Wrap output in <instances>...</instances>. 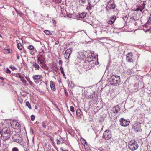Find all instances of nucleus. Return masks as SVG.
Here are the masks:
<instances>
[{
	"instance_id": "nucleus-1",
	"label": "nucleus",
	"mask_w": 151,
	"mask_h": 151,
	"mask_svg": "<svg viewBox=\"0 0 151 151\" xmlns=\"http://www.w3.org/2000/svg\"><path fill=\"white\" fill-rule=\"evenodd\" d=\"M11 132L10 128L5 127L2 129H0V137L4 141L9 139L11 136Z\"/></svg>"
},
{
	"instance_id": "nucleus-2",
	"label": "nucleus",
	"mask_w": 151,
	"mask_h": 151,
	"mask_svg": "<svg viewBox=\"0 0 151 151\" xmlns=\"http://www.w3.org/2000/svg\"><path fill=\"white\" fill-rule=\"evenodd\" d=\"M121 79L119 76L115 75L111 76L110 82L111 85L114 86H116L117 84L119 85Z\"/></svg>"
},
{
	"instance_id": "nucleus-3",
	"label": "nucleus",
	"mask_w": 151,
	"mask_h": 151,
	"mask_svg": "<svg viewBox=\"0 0 151 151\" xmlns=\"http://www.w3.org/2000/svg\"><path fill=\"white\" fill-rule=\"evenodd\" d=\"M116 7V5L114 4L113 0L109 1L107 3L106 9L108 12H111L112 10L114 9Z\"/></svg>"
},
{
	"instance_id": "nucleus-4",
	"label": "nucleus",
	"mask_w": 151,
	"mask_h": 151,
	"mask_svg": "<svg viewBox=\"0 0 151 151\" xmlns=\"http://www.w3.org/2000/svg\"><path fill=\"white\" fill-rule=\"evenodd\" d=\"M129 148L132 151H134L137 149L138 147V145L136 142H130L128 143Z\"/></svg>"
},
{
	"instance_id": "nucleus-5",
	"label": "nucleus",
	"mask_w": 151,
	"mask_h": 151,
	"mask_svg": "<svg viewBox=\"0 0 151 151\" xmlns=\"http://www.w3.org/2000/svg\"><path fill=\"white\" fill-rule=\"evenodd\" d=\"M112 137L111 132L109 130H107L104 131L102 138L104 140H108L110 139Z\"/></svg>"
},
{
	"instance_id": "nucleus-6",
	"label": "nucleus",
	"mask_w": 151,
	"mask_h": 151,
	"mask_svg": "<svg viewBox=\"0 0 151 151\" xmlns=\"http://www.w3.org/2000/svg\"><path fill=\"white\" fill-rule=\"evenodd\" d=\"M12 139L14 142L20 143L22 141V139L17 133L14 134L12 137Z\"/></svg>"
},
{
	"instance_id": "nucleus-7",
	"label": "nucleus",
	"mask_w": 151,
	"mask_h": 151,
	"mask_svg": "<svg viewBox=\"0 0 151 151\" xmlns=\"http://www.w3.org/2000/svg\"><path fill=\"white\" fill-rule=\"evenodd\" d=\"M120 122L121 125L125 127L127 126L129 124V120H127L124 118H122L120 119Z\"/></svg>"
},
{
	"instance_id": "nucleus-8",
	"label": "nucleus",
	"mask_w": 151,
	"mask_h": 151,
	"mask_svg": "<svg viewBox=\"0 0 151 151\" xmlns=\"http://www.w3.org/2000/svg\"><path fill=\"white\" fill-rule=\"evenodd\" d=\"M73 49L72 48H69L67 49L64 54V57L65 59H68L69 58V56L71 53Z\"/></svg>"
},
{
	"instance_id": "nucleus-9",
	"label": "nucleus",
	"mask_w": 151,
	"mask_h": 151,
	"mask_svg": "<svg viewBox=\"0 0 151 151\" xmlns=\"http://www.w3.org/2000/svg\"><path fill=\"white\" fill-rule=\"evenodd\" d=\"M134 131L136 132H141L142 129L141 128L140 123H137L134 127Z\"/></svg>"
},
{
	"instance_id": "nucleus-10",
	"label": "nucleus",
	"mask_w": 151,
	"mask_h": 151,
	"mask_svg": "<svg viewBox=\"0 0 151 151\" xmlns=\"http://www.w3.org/2000/svg\"><path fill=\"white\" fill-rule=\"evenodd\" d=\"M133 54L132 52L128 53L126 55V60L129 62L131 63L133 62L132 57Z\"/></svg>"
},
{
	"instance_id": "nucleus-11",
	"label": "nucleus",
	"mask_w": 151,
	"mask_h": 151,
	"mask_svg": "<svg viewBox=\"0 0 151 151\" xmlns=\"http://www.w3.org/2000/svg\"><path fill=\"white\" fill-rule=\"evenodd\" d=\"M42 78V76L41 75H34L32 77V78L34 80L35 82L36 83H37H37L36 80H40L41 81L40 79Z\"/></svg>"
},
{
	"instance_id": "nucleus-12",
	"label": "nucleus",
	"mask_w": 151,
	"mask_h": 151,
	"mask_svg": "<svg viewBox=\"0 0 151 151\" xmlns=\"http://www.w3.org/2000/svg\"><path fill=\"white\" fill-rule=\"evenodd\" d=\"M85 57L84 55L82 52H78V54L77 57V60H78L80 61H81L83 60V58Z\"/></svg>"
},
{
	"instance_id": "nucleus-13",
	"label": "nucleus",
	"mask_w": 151,
	"mask_h": 151,
	"mask_svg": "<svg viewBox=\"0 0 151 151\" xmlns=\"http://www.w3.org/2000/svg\"><path fill=\"white\" fill-rule=\"evenodd\" d=\"M116 19V17L115 16H112L111 17L110 19L108 21L107 23L109 24L112 25Z\"/></svg>"
},
{
	"instance_id": "nucleus-14",
	"label": "nucleus",
	"mask_w": 151,
	"mask_h": 151,
	"mask_svg": "<svg viewBox=\"0 0 151 151\" xmlns=\"http://www.w3.org/2000/svg\"><path fill=\"white\" fill-rule=\"evenodd\" d=\"M12 124L13 127L16 129H19L20 127V125L19 123L16 121L13 122Z\"/></svg>"
},
{
	"instance_id": "nucleus-15",
	"label": "nucleus",
	"mask_w": 151,
	"mask_h": 151,
	"mask_svg": "<svg viewBox=\"0 0 151 151\" xmlns=\"http://www.w3.org/2000/svg\"><path fill=\"white\" fill-rule=\"evenodd\" d=\"M120 110V108L118 105L114 106L112 109V112L114 113H117Z\"/></svg>"
},
{
	"instance_id": "nucleus-16",
	"label": "nucleus",
	"mask_w": 151,
	"mask_h": 151,
	"mask_svg": "<svg viewBox=\"0 0 151 151\" xmlns=\"http://www.w3.org/2000/svg\"><path fill=\"white\" fill-rule=\"evenodd\" d=\"M93 57L92 55H90L87 58V61L88 62V63H93Z\"/></svg>"
},
{
	"instance_id": "nucleus-17",
	"label": "nucleus",
	"mask_w": 151,
	"mask_h": 151,
	"mask_svg": "<svg viewBox=\"0 0 151 151\" xmlns=\"http://www.w3.org/2000/svg\"><path fill=\"white\" fill-rule=\"evenodd\" d=\"M50 84L51 90L53 91H55V88L54 83L52 81H50Z\"/></svg>"
},
{
	"instance_id": "nucleus-18",
	"label": "nucleus",
	"mask_w": 151,
	"mask_h": 151,
	"mask_svg": "<svg viewBox=\"0 0 151 151\" xmlns=\"http://www.w3.org/2000/svg\"><path fill=\"white\" fill-rule=\"evenodd\" d=\"M19 78L20 79V81L24 84L25 85H28L26 81L25 80L24 78L22 76L19 75Z\"/></svg>"
},
{
	"instance_id": "nucleus-19",
	"label": "nucleus",
	"mask_w": 151,
	"mask_h": 151,
	"mask_svg": "<svg viewBox=\"0 0 151 151\" xmlns=\"http://www.w3.org/2000/svg\"><path fill=\"white\" fill-rule=\"evenodd\" d=\"M33 66L35 68V70H39L40 67L38 64L36 62H33L32 63Z\"/></svg>"
},
{
	"instance_id": "nucleus-20",
	"label": "nucleus",
	"mask_w": 151,
	"mask_h": 151,
	"mask_svg": "<svg viewBox=\"0 0 151 151\" xmlns=\"http://www.w3.org/2000/svg\"><path fill=\"white\" fill-rule=\"evenodd\" d=\"M45 60V58H44L43 57L41 56H40L37 59V61L38 63H39V61H41L44 62Z\"/></svg>"
},
{
	"instance_id": "nucleus-21",
	"label": "nucleus",
	"mask_w": 151,
	"mask_h": 151,
	"mask_svg": "<svg viewBox=\"0 0 151 151\" xmlns=\"http://www.w3.org/2000/svg\"><path fill=\"white\" fill-rule=\"evenodd\" d=\"M76 114L77 116L78 117H80L81 113V111L80 109H78L76 111Z\"/></svg>"
},
{
	"instance_id": "nucleus-22",
	"label": "nucleus",
	"mask_w": 151,
	"mask_h": 151,
	"mask_svg": "<svg viewBox=\"0 0 151 151\" xmlns=\"http://www.w3.org/2000/svg\"><path fill=\"white\" fill-rule=\"evenodd\" d=\"M17 47L20 50H22L23 48L22 45L20 43H18L17 44Z\"/></svg>"
},
{
	"instance_id": "nucleus-23",
	"label": "nucleus",
	"mask_w": 151,
	"mask_h": 151,
	"mask_svg": "<svg viewBox=\"0 0 151 151\" xmlns=\"http://www.w3.org/2000/svg\"><path fill=\"white\" fill-rule=\"evenodd\" d=\"M86 14L84 13H81L79 15V17L81 18H84L86 16Z\"/></svg>"
},
{
	"instance_id": "nucleus-24",
	"label": "nucleus",
	"mask_w": 151,
	"mask_h": 151,
	"mask_svg": "<svg viewBox=\"0 0 151 151\" xmlns=\"http://www.w3.org/2000/svg\"><path fill=\"white\" fill-rule=\"evenodd\" d=\"M44 32L47 35H52V33L49 30H45L44 31Z\"/></svg>"
},
{
	"instance_id": "nucleus-25",
	"label": "nucleus",
	"mask_w": 151,
	"mask_h": 151,
	"mask_svg": "<svg viewBox=\"0 0 151 151\" xmlns=\"http://www.w3.org/2000/svg\"><path fill=\"white\" fill-rule=\"evenodd\" d=\"M46 121H45L43 122L42 124V126L44 128H46V126L47 125V124H46Z\"/></svg>"
},
{
	"instance_id": "nucleus-26",
	"label": "nucleus",
	"mask_w": 151,
	"mask_h": 151,
	"mask_svg": "<svg viewBox=\"0 0 151 151\" xmlns=\"http://www.w3.org/2000/svg\"><path fill=\"white\" fill-rule=\"evenodd\" d=\"M26 105L30 109L31 108V106L29 102L27 101L26 102Z\"/></svg>"
},
{
	"instance_id": "nucleus-27",
	"label": "nucleus",
	"mask_w": 151,
	"mask_h": 151,
	"mask_svg": "<svg viewBox=\"0 0 151 151\" xmlns=\"http://www.w3.org/2000/svg\"><path fill=\"white\" fill-rule=\"evenodd\" d=\"M27 48L29 50H33L34 49V47L33 45H29V46H28L27 47Z\"/></svg>"
},
{
	"instance_id": "nucleus-28",
	"label": "nucleus",
	"mask_w": 151,
	"mask_h": 151,
	"mask_svg": "<svg viewBox=\"0 0 151 151\" xmlns=\"http://www.w3.org/2000/svg\"><path fill=\"white\" fill-rule=\"evenodd\" d=\"M143 9L141 8L140 7H138L135 10V11H140V12H142V11Z\"/></svg>"
},
{
	"instance_id": "nucleus-29",
	"label": "nucleus",
	"mask_w": 151,
	"mask_h": 151,
	"mask_svg": "<svg viewBox=\"0 0 151 151\" xmlns=\"http://www.w3.org/2000/svg\"><path fill=\"white\" fill-rule=\"evenodd\" d=\"M10 68L12 70H17V68L11 65L10 66Z\"/></svg>"
},
{
	"instance_id": "nucleus-30",
	"label": "nucleus",
	"mask_w": 151,
	"mask_h": 151,
	"mask_svg": "<svg viewBox=\"0 0 151 151\" xmlns=\"http://www.w3.org/2000/svg\"><path fill=\"white\" fill-rule=\"evenodd\" d=\"M70 111L73 113L75 112V109L72 106H70Z\"/></svg>"
},
{
	"instance_id": "nucleus-31",
	"label": "nucleus",
	"mask_w": 151,
	"mask_h": 151,
	"mask_svg": "<svg viewBox=\"0 0 151 151\" xmlns=\"http://www.w3.org/2000/svg\"><path fill=\"white\" fill-rule=\"evenodd\" d=\"M12 151H19V150L17 148L14 147L12 148Z\"/></svg>"
},
{
	"instance_id": "nucleus-32",
	"label": "nucleus",
	"mask_w": 151,
	"mask_h": 151,
	"mask_svg": "<svg viewBox=\"0 0 151 151\" xmlns=\"http://www.w3.org/2000/svg\"><path fill=\"white\" fill-rule=\"evenodd\" d=\"M96 62L95 61V62H94V61H93V63H89L91 65V66H90V67L93 66L96 64Z\"/></svg>"
},
{
	"instance_id": "nucleus-33",
	"label": "nucleus",
	"mask_w": 151,
	"mask_h": 151,
	"mask_svg": "<svg viewBox=\"0 0 151 151\" xmlns=\"http://www.w3.org/2000/svg\"><path fill=\"white\" fill-rule=\"evenodd\" d=\"M35 119V116L34 115H32L31 116V119L32 121H33Z\"/></svg>"
},
{
	"instance_id": "nucleus-34",
	"label": "nucleus",
	"mask_w": 151,
	"mask_h": 151,
	"mask_svg": "<svg viewBox=\"0 0 151 151\" xmlns=\"http://www.w3.org/2000/svg\"><path fill=\"white\" fill-rule=\"evenodd\" d=\"M29 84L31 85L32 87H34L35 86V84L33 83L31 81L29 82Z\"/></svg>"
},
{
	"instance_id": "nucleus-35",
	"label": "nucleus",
	"mask_w": 151,
	"mask_h": 151,
	"mask_svg": "<svg viewBox=\"0 0 151 151\" xmlns=\"http://www.w3.org/2000/svg\"><path fill=\"white\" fill-rule=\"evenodd\" d=\"M148 22L149 23H151V14H150V15L149 17V19L148 20Z\"/></svg>"
},
{
	"instance_id": "nucleus-36",
	"label": "nucleus",
	"mask_w": 151,
	"mask_h": 151,
	"mask_svg": "<svg viewBox=\"0 0 151 151\" xmlns=\"http://www.w3.org/2000/svg\"><path fill=\"white\" fill-rule=\"evenodd\" d=\"M60 70L61 72L62 73H64V71H63V69L62 68V66H61V67H60Z\"/></svg>"
},
{
	"instance_id": "nucleus-37",
	"label": "nucleus",
	"mask_w": 151,
	"mask_h": 151,
	"mask_svg": "<svg viewBox=\"0 0 151 151\" xmlns=\"http://www.w3.org/2000/svg\"><path fill=\"white\" fill-rule=\"evenodd\" d=\"M6 72L7 73L9 74L11 73V71L8 68H7L6 71Z\"/></svg>"
},
{
	"instance_id": "nucleus-38",
	"label": "nucleus",
	"mask_w": 151,
	"mask_h": 151,
	"mask_svg": "<svg viewBox=\"0 0 151 151\" xmlns=\"http://www.w3.org/2000/svg\"><path fill=\"white\" fill-rule=\"evenodd\" d=\"M57 144L58 145L60 144L61 143V142L60 141L58 140V139H57Z\"/></svg>"
},
{
	"instance_id": "nucleus-39",
	"label": "nucleus",
	"mask_w": 151,
	"mask_h": 151,
	"mask_svg": "<svg viewBox=\"0 0 151 151\" xmlns=\"http://www.w3.org/2000/svg\"><path fill=\"white\" fill-rule=\"evenodd\" d=\"M81 2L83 4H85L86 2V0H80Z\"/></svg>"
},
{
	"instance_id": "nucleus-40",
	"label": "nucleus",
	"mask_w": 151,
	"mask_h": 151,
	"mask_svg": "<svg viewBox=\"0 0 151 151\" xmlns=\"http://www.w3.org/2000/svg\"><path fill=\"white\" fill-rule=\"evenodd\" d=\"M26 78L27 80L29 82H30L31 81L30 78L29 77H26Z\"/></svg>"
},
{
	"instance_id": "nucleus-41",
	"label": "nucleus",
	"mask_w": 151,
	"mask_h": 151,
	"mask_svg": "<svg viewBox=\"0 0 151 151\" xmlns=\"http://www.w3.org/2000/svg\"><path fill=\"white\" fill-rule=\"evenodd\" d=\"M62 62L61 60H59V61L58 64L59 65H62Z\"/></svg>"
},
{
	"instance_id": "nucleus-42",
	"label": "nucleus",
	"mask_w": 151,
	"mask_h": 151,
	"mask_svg": "<svg viewBox=\"0 0 151 151\" xmlns=\"http://www.w3.org/2000/svg\"><path fill=\"white\" fill-rule=\"evenodd\" d=\"M65 93L66 96H68V93L65 90Z\"/></svg>"
},
{
	"instance_id": "nucleus-43",
	"label": "nucleus",
	"mask_w": 151,
	"mask_h": 151,
	"mask_svg": "<svg viewBox=\"0 0 151 151\" xmlns=\"http://www.w3.org/2000/svg\"><path fill=\"white\" fill-rule=\"evenodd\" d=\"M88 5L89 9H91V8L92 6L91 5V4L89 2L88 3Z\"/></svg>"
},
{
	"instance_id": "nucleus-44",
	"label": "nucleus",
	"mask_w": 151,
	"mask_h": 151,
	"mask_svg": "<svg viewBox=\"0 0 151 151\" xmlns=\"http://www.w3.org/2000/svg\"><path fill=\"white\" fill-rule=\"evenodd\" d=\"M44 68H45V69L46 70H48L49 69V67L47 65H45L44 66Z\"/></svg>"
},
{
	"instance_id": "nucleus-45",
	"label": "nucleus",
	"mask_w": 151,
	"mask_h": 151,
	"mask_svg": "<svg viewBox=\"0 0 151 151\" xmlns=\"http://www.w3.org/2000/svg\"><path fill=\"white\" fill-rule=\"evenodd\" d=\"M17 58L18 60H19V56L18 54L17 55Z\"/></svg>"
},
{
	"instance_id": "nucleus-46",
	"label": "nucleus",
	"mask_w": 151,
	"mask_h": 151,
	"mask_svg": "<svg viewBox=\"0 0 151 151\" xmlns=\"http://www.w3.org/2000/svg\"><path fill=\"white\" fill-rule=\"evenodd\" d=\"M6 51L7 52L10 53V50L9 49H6Z\"/></svg>"
},
{
	"instance_id": "nucleus-47",
	"label": "nucleus",
	"mask_w": 151,
	"mask_h": 151,
	"mask_svg": "<svg viewBox=\"0 0 151 151\" xmlns=\"http://www.w3.org/2000/svg\"><path fill=\"white\" fill-rule=\"evenodd\" d=\"M0 79H1L2 81H4V78L2 77H1L0 76Z\"/></svg>"
},
{
	"instance_id": "nucleus-48",
	"label": "nucleus",
	"mask_w": 151,
	"mask_h": 151,
	"mask_svg": "<svg viewBox=\"0 0 151 151\" xmlns=\"http://www.w3.org/2000/svg\"><path fill=\"white\" fill-rule=\"evenodd\" d=\"M60 150H61L62 151H69L67 150H64L62 148H60Z\"/></svg>"
},
{
	"instance_id": "nucleus-49",
	"label": "nucleus",
	"mask_w": 151,
	"mask_h": 151,
	"mask_svg": "<svg viewBox=\"0 0 151 151\" xmlns=\"http://www.w3.org/2000/svg\"><path fill=\"white\" fill-rule=\"evenodd\" d=\"M50 139L51 140V141H54V139L52 137H50Z\"/></svg>"
},
{
	"instance_id": "nucleus-50",
	"label": "nucleus",
	"mask_w": 151,
	"mask_h": 151,
	"mask_svg": "<svg viewBox=\"0 0 151 151\" xmlns=\"http://www.w3.org/2000/svg\"><path fill=\"white\" fill-rule=\"evenodd\" d=\"M59 42L58 41H57L55 43V45H57L59 43Z\"/></svg>"
},
{
	"instance_id": "nucleus-51",
	"label": "nucleus",
	"mask_w": 151,
	"mask_h": 151,
	"mask_svg": "<svg viewBox=\"0 0 151 151\" xmlns=\"http://www.w3.org/2000/svg\"><path fill=\"white\" fill-rule=\"evenodd\" d=\"M85 148L86 149L87 148H88V146H87V145H84Z\"/></svg>"
},
{
	"instance_id": "nucleus-52",
	"label": "nucleus",
	"mask_w": 151,
	"mask_h": 151,
	"mask_svg": "<svg viewBox=\"0 0 151 151\" xmlns=\"http://www.w3.org/2000/svg\"><path fill=\"white\" fill-rule=\"evenodd\" d=\"M142 5H143V7H142V9H143L144 8V6H145V4H144V3H143V4H142Z\"/></svg>"
},
{
	"instance_id": "nucleus-53",
	"label": "nucleus",
	"mask_w": 151,
	"mask_h": 151,
	"mask_svg": "<svg viewBox=\"0 0 151 151\" xmlns=\"http://www.w3.org/2000/svg\"><path fill=\"white\" fill-rule=\"evenodd\" d=\"M40 63L41 64H42L43 63H44V62H41V61H39V63Z\"/></svg>"
},
{
	"instance_id": "nucleus-54",
	"label": "nucleus",
	"mask_w": 151,
	"mask_h": 151,
	"mask_svg": "<svg viewBox=\"0 0 151 151\" xmlns=\"http://www.w3.org/2000/svg\"><path fill=\"white\" fill-rule=\"evenodd\" d=\"M62 74H63V76H65V74L64 73V72L63 73H62Z\"/></svg>"
},
{
	"instance_id": "nucleus-55",
	"label": "nucleus",
	"mask_w": 151,
	"mask_h": 151,
	"mask_svg": "<svg viewBox=\"0 0 151 151\" xmlns=\"http://www.w3.org/2000/svg\"><path fill=\"white\" fill-rule=\"evenodd\" d=\"M94 53V52H93V51L91 53V55L92 54H93Z\"/></svg>"
},
{
	"instance_id": "nucleus-56",
	"label": "nucleus",
	"mask_w": 151,
	"mask_h": 151,
	"mask_svg": "<svg viewBox=\"0 0 151 151\" xmlns=\"http://www.w3.org/2000/svg\"><path fill=\"white\" fill-rule=\"evenodd\" d=\"M35 109H37V106H35Z\"/></svg>"
},
{
	"instance_id": "nucleus-57",
	"label": "nucleus",
	"mask_w": 151,
	"mask_h": 151,
	"mask_svg": "<svg viewBox=\"0 0 151 151\" xmlns=\"http://www.w3.org/2000/svg\"><path fill=\"white\" fill-rule=\"evenodd\" d=\"M102 151H106V150H103Z\"/></svg>"
},
{
	"instance_id": "nucleus-58",
	"label": "nucleus",
	"mask_w": 151,
	"mask_h": 151,
	"mask_svg": "<svg viewBox=\"0 0 151 151\" xmlns=\"http://www.w3.org/2000/svg\"><path fill=\"white\" fill-rule=\"evenodd\" d=\"M18 40H16V41H17V43H18Z\"/></svg>"
},
{
	"instance_id": "nucleus-59",
	"label": "nucleus",
	"mask_w": 151,
	"mask_h": 151,
	"mask_svg": "<svg viewBox=\"0 0 151 151\" xmlns=\"http://www.w3.org/2000/svg\"><path fill=\"white\" fill-rule=\"evenodd\" d=\"M0 36L1 37H2V36H1V35L0 34Z\"/></svg>"
},
{
	"instance_id": "nucleus-60",
	"label": "nucleus",
	"mask_w": 151,
	"mask_h": 151,
	"mask_svg": "<svg viewBox=\"0 0 151 151\" xmlns=\"http://www.w3.org/2000/svg\"><path fill=\"white\" fill-rule=\"evenodd\" d=\"M1 65L0 64V66H1Z\"/></svg>"
}]
</instances>
